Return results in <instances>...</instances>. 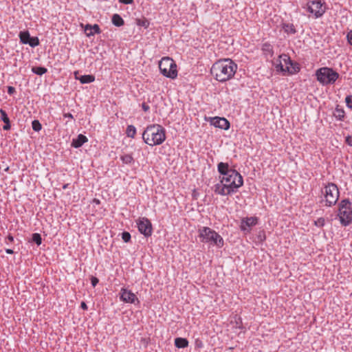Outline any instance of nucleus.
I'll return each mask as SVG.
<instances>
[{"instance_id": "obj_1", "label": "nucleus", "mask_w": 352, "mask_h": 352, "mask_svg": "<svg viewBox=\"0 0 352 352\" xmlns=\"http://www.w3.org/2000/svg\"><path fill=\"white\" fill-rule=\"evenodd\" d=\"M217 169L220 173L219 182L212 188L214 192L222 196L235 192L243 184V177L236 170L230 168L228 163L220 162Z\"/></svg>"}, {"instance_id": "obj_2", "label": "nucleus", "mask_w": 352, "mask_h": 352, "mask_svg": "<svg viewBox=\"0 0 352 352\" xmlns=\"http://www.w3.org/2000/svg\"><path fill=\"white\" fill-rule=\"evenodd\" d=\"M237 69V65L231 59L219 60L214 63L211 69V74L219 82H226L231 79Z\"/></svg>"}, {"instance_id": "obj_3", "label": "nucleus", "mask_w": 352, "mask_h": 352, "mask_svg": "<svg viewBox=\"0 0 352 352\" xmlns=\"http://www.w3.org/2000/svg\"><path fill=\"white\" fill-rule=\"evenodd\" d=\"M142 139L149 146L160 145L166 140V131L160 124H150L144 129L142 133Z\"/></svg>"}, {"instance_id": "obj_4", "label": "nucleus", "mask_w": 352, "mask_h": 352, "mask_svg": "<svg viewBox=\"0 0 352 352\" xmlns=\"http://www.w3.org/2000/svg\"><path fill=\"white\" fill-rule=\"evenodd\" d=\"M199 236L203 243H210L218 248H221L223 245V239L221 235L208 227L200 228Z\"/></svg>"}, {"instance_id": "obj_5", "label": "nucleus", "mask_w": 352, "mask_h": 352, "mask_svg": "<svg viewBox=\"0 0 352 352\" xmlns=\"http://www.w3.org/2000/svg\"><path fill=\"white\" fill-rule=\"evenodd\" d=\"M316 76L320 83L323 85H327L334 84L340 75L332 68L321 67L316 70Z\"/></svg>"}, {"instance_id": "obj_6", "label": "nucleus", "mask_w": 352, "mask_h": 352, "mask_svg": "<svg viewBox=\"0 0 352 352\" xmlns=\"http://www.w3.org/2000/svg\"><path fill=\"white\" fill-rule=\"evenodd\" d=\"M161 73L166 77L175 79L177 76V65L170 57H164L159 63Z\"/></svg>"}, {"instance_id": "obj_7", "label": "nucleus", "mask_w": 352, "mask_h": 352, "mask_svg": "<svg viewBox=\"0 0 352 352\" xmlns=\"http://www.w3.org/2000/svg\"><path fill=\"white\" fill-rule=\"evenodd\" d=\"M338 216L342 225L348 226L352 221L351 203L345 199L341 201L339 205Z\"/></svg>"}, {"instance_id": "obj_8", "label": "nucleus", "mask_w": 352, "mask_h": 352, "mask_svg": "<svg viewBox=\"0 0 352 352\" xmlns=\"http://www.w3.org/2000/svg\"><path fill=\"white\" fill-rule=\"evenodd\" d=\"M326 205L331 206L336 204L339 197L338 186L333 183H329L324 188Z\"/></svg>"}, {"instance_id": "obj_9", "label": "nucleus", "mask_w": 352, "mask_h": 352, "mask_svg": "<svg viewBox=\"0 0 352 352\" xmlns=\"http://www.w3.org/2000/svg\"><path fill=\"white\" fill-rule=\"evenodd\" d=\"M279 63L276 65V71L282 72H289L290 74H293L297 72L295 67H292L291 69L290 66H292L293 63H292L289 57L286 54H282L279 56ZM298 71L299 68L297 67Z\"/></svg>"}, {"instance_id": "obj_10", "label": "nucleus", "mask_w": 352, "mask_h": 352, "mask_svg": "<svg viewBox=\"0 0 352 352\" xmlns=\"http://www.w3.org/2000/svg\"><path fill=\"white\" fill-rule=\"evenodd\" d=\"M307 10L314 14L316 18H318L324 13L325 8L320 0H314L307 3Z\"/></svg>"}, {"instance_id": "obj_11", "label": "nucleus", "mask_w": 352, "mask_h": 352, "mask_svg": "<svg viewBox=\"0 0 352 352\" xmlns=\"http://www.w3.org/2000/svg\"><path fill=\"white\" fill-rule=\"evenodd\" d=\"M138 230L145 236H149L152 234L153 228L151 221L145 217L140 218L137 221Z\"/></svg>"}, {"instance_id": "obj_12", "label": "nucleus", "mask_w": 352, "mask_h": 352, "mask_svg": "<svg viewBox=\"0 0 352 352\" xmlns=\"http://www.w3.org/2000/svg\"><path fill=\"white\" fill-rule=\"evenodd\" d=\"M120 299L127 303H135V301L139 302L135 294L130 290L123 288L120 291Z\"/></svg>"}, {"instance_id": "obj_13", "label": "nucleus", "mask_w": 352, "mask_h": 352, "mask_svg": "<svg viewBox=\"0 0 352 352\" xmlns=\"http://www.w3.org/2000/svg\"><path fill=\"white\" fill-rule=\"evenodd\" d=\"M211 124L217 128L224 130H228L230 128V122L224 118H214L211 120Z\"/></svg>"}, {"instance_id": "obj_14", "label": "nucleus", "mask_w": 352, "mask_h": 352, "mask_svg": "<svg viewBox=\"0 0 352 352\" xmlns=\"http://www.w3.org/2000/svg\"><path fill=\"white\" fill-rule=\"evenodd\" d=\"M257 223L256 217H247L242 219L241 224V230L243 231H248V228Z\"/></svg>"}, {"instance_id": "obj_15", "label": "nucleus", "mask_w": 352, "mask_h": 352, "mask_svg": "<svg viewBox=\"0 0 352 352\" xmlns=\"http://www.w3.org/2000/svg\"><path fill=\"white\" fill-rule=\"evenodd\" d=\"M85 32L86 35L89 37L94 36L95 34H100L101 32L100 28L98 24H87L85 27Z\"/></svg>"}, {"instance_id": "obj_16", "label": "nucleus", "mask_w": 352, "mask_h": 352, "mask_svg": "<svg viewBox=\"0 0 352 352\" xmlns=\"http://www.w3.org/2000/svg\"><path fill=\"white\" fill-rule=\"evenodd\" d=\"M87 141L88 139L85 135L82 134H79L76 138L73 139L72 142V146L74 148H79Z\"/></svg>"}, {"instance_id": "obj_17", "label": "nucleus", "mask_w": 352, "mask_h": 352, "mask_svg": "<svg viewBox=\"0 0 352 352\" xmlns=\"http://www.w3.org/2000/svg\"><path fill=\"white\" fill-rule=\"evenodd\" d=\"M111 21L116 27H120L124 25V20L118 14H114L112 16Z\"/></svg>"}, {"instance_id": "obj_18", "label": "nucleus", "mask_w": 352, "mask_h": 352, "mask_svg": "<svg viewBox=\"0 0 352 352\" xmlns=\"http://www.w3.org/2000/svg\"><path fill=\"white\" fill-rule=\"evenodd\" d=\"M188 342L186 338H177L175 340V345L179 349L185 348L188 346Z\"/></svg>"}, {"instance_id": "obj_19", "label": "nucleus", "mask_w": 352, "mask_h": 352, "mask_svg": "<svg viewBox=\"0 0 352 352\" xmlns=\"http://www.w3.org/2000/svg\"><path fill=\"white\" fill-rule=\"evenodd\" d=\"M30 37L31 36L28 31H23L19 33L20 41L23 44H28Z\"/></svg>"}, {"instance_id": "obj_20", "label": "nucleus", "mask_w": 352, "mask_h": 352, "mask_svg": "<svg viewBox=\"0 0 352 352\" xmlns=\"http://www.w3.org/2000/svg\"><path fill=\"white\" fill-rule=\"evenodd\" d=\"M78 79L82 84H85L94 82L95 80V77L93 75H83Z\"/></svg>"}, {"instance_id": "obj_21", "label": "nucleus", "mask_w": 352, "mask_h": 352, "mask_svg": "<svg viewBox=\"0 0 352 352\" xmlns=\"http://www.w3.org/2000/svg\"><path fill=\"white\" fill-rule=\"evenodd\" d=\"M47 69L43 67H33L32 72L38 76H42L47 72Z\"/></svg>"}, {"instance_id": "obj_22", "label": "nucleus", "mask_w": 352, "mask_h": 352, "mask_svg": "<svg viewBox=\"0 0 352 352\" xmlns=\"http://www.w3.org/2000/svg\"><path fill=\"white\" fill-rule=\"evenodd\" d=\"M126 135L129 138H133L136 133V129L133 125H129L126 131Z\"/></svg>"}, {"instance_id": "obj_23", "label": "nucleus", "mask_w": 352, "mask_h": 352, "mask_svg": "<svg viewBox=\"0 0 352 352\" xmlns=\"http://www.w3.org/2000/svg\"><path fill=\"white\" fill-rule=\"evenodd\" d=\"M333 115L338 120H342L344 117L345 113L343 109L336 108Z\"/></svg>"}, {"instance_id": "obj_24", "label": "nucleus", "mask_w": 352, "mask_h": 352, "mask_svg": "<svg viewBox=\"0 0 352 352\" xmlns=\"http://www.w3.org/2000/svg\"><path fill=\"white\" fill-rule=\"evenodd\" d=\"M120 160L126 164H130L133 162L132 155L129 154L122 155Z\"/></svg>"}, {"instance_id": "obj_25", "label": "nucleus", "mask_w": 352, "mask_h": 352, "mask_svg": "<svg viewBox=\"0 0 352 352\" xmlns=\"http://www.w3.org/2000/svg\"><path fill=\"white\" fill-rule=\"evenodd\" d=\"M283 28L287 33H289V34H295L296 33V30H295L293 24H285L283 26Z\"/></svg>"}, {"instance_id": "obj_26", "label": "nucleus", "mask_w": 352, "mask_h": 352, "mask_svg": "<svg viewBox=\"0 0 352 352\" xmlns=\"http://www.w3.org/2000/svg\"><path fill=\"white\" fill-rule=\"evenodd\" d=\"M32 239L37 245H40L42 243L41 236L38 233H34Z\"/></svg>"}, {"instance_id": "obj_27", "label": "nucleus", "mask_w": 352, "mask_h": 352, "mask_svg": "<svg viewBox=\"0 0 352 352\" xmlns=\"http://www.w3.org/2000/svg\"><path fill=\"white\" fill-rule=\"evenodd\" d=\"M32 126L33 130L35 131H39L42 128L41 124L37 120H34L32 121Z\"/></svg>"}, {"instance_id": "obj_28", "label": "nucleus", "mask_w": 352, "mask_h": 352, "mask_svg": "<svg viewBox=\"0 0 352 352\" xmlns=\"http://www.w3.org/2000/svg\"><path fill=\"white\" fill-rule=\"evenodd\" d=\"M28 45L32 47H34L39 45V40L37 37H30V39L28 42Z\"/></svg>"}, {"instance_id": "obj_29", "label": "nucleus", "mask_w": 352, "mask_h": 352, "mask_svg": "<svg viewBox=\"0 0 352 352\" xmlns=\"http://www.w3.org/2000/svg\"><path fill=\"white\" fill-rule=\"evenodd\" d=\"M262 50H263V52H265L267 54H270L271 55H272V54H273L272 47L268 43L263 44V47H262Z\"/></svg>"}, {"instance_id": "obj_30", "label": "nucleus", "mask_w": 352, "mask_h": 352, "mask_svg": "<svg viewBox=\"0 0 352 352\" xmlns=\"http://www.w3.org/2000/svg\"><path fill=\"white\" fill-rule=\"evenodd\" d=\"M0 113H1V120L3 122H6L8 121H10V119L8 117V115H7L6 112L3 109H0Z\"/></svg>"}, {"instance_id": "obj_31", "label": "nucleus", "mask_w": 352, "mask_h": 352, "mask_svg": "<svg viewBox=\"0 0 352 352\" xmlns=\"http://www.w3.org/2000/svg\"><path fill=\"white\" fill-rule=\"evenodd\" d=\"M122 239L125 243H128L131 240V234L128 232H123L122 233Z\"/></svg>"}, {"instance_id": "obj_32", "label": "nucleus", "mask_w": 352, "mask_h": 352, "mask_svg": "<svg viewBox=\"0 0 352 352\" xmlns=\"http://www.w3.org/2000/svg\"><path fill=\"white\" fill-rule=\"evenodd\" d=\"M324 223H325V220L322 217L318 218L317 220H316L314 221L315 226L320 227V228L324 226Z\"/></svg>"}, {"instance_id": "obj_33", "label": "nucleus", "mask_w": 352, "mask_h": 352, "mask_svg": "<svg viewBox=\"0 0 352 352\" xmlns=\"http://www.w3.org/2000/svg\"><path fill=\"white\" fill-rule=\"evenodd\" d=\"M345 102L349 109H352V95H349L346 97Z\"/></svg>"}, {"instance_id": "obj_34", "label": "nucleus", "mask_w": 352, "mask_h": 352, "mask_svg": "<svg viewBox=\"0 0 352 352\" xmlns=\"http://www.w3.org/2000/svg\"><path fill=\"white\" fill-rule=\"evenodd\" d=\"M137 24L140 26H143L144 28H148L149 23L147 20H138Z\"/></svg>"}, {"instance_id": "obj_35", "label": "nucleus", "mask_w": 352, "mask_h": 352, "mask_svg": "<svg viewBox=\"0 0 352 352\" xmlns=\"http://www.w3.org/2000/svg\"><path fill=\"white\" fill-rule=\"evenodd\" d=\"M98 279L96 277L92 276L91 278V283L93 287H96L98 283Z\"/></svg>"}, {"instance_id": "obj_36", "label": "nucleus", "mask_w": 352, "mask_h": 352, "mask_svg": "<svg viewBox=\"0 0 352 352\" xmlns=\"http://www.w3.org/2000/svg\"><path fill=\"white\" fill-rule=\"evenodd\" d=\"M346 38L349 43L352 45V30L347 34Z\"/></svg>"}, {"instance_id": "obj_37", "label": "nucleus", "mask_w": 352, "mask_h": 352, "mask_svg": "<svg viewBox=\"0 0 352 352\" xmlns=\"http://www.w3.org/2000/svg\"><path fill=\"white\" fill-rule=\"evenodd\" d=\"M4 123H5V124L3 126V130H6V131L10 130V128H11L10 122L8 121V122H4Z\"/></svg>"}, {"instance_id": "obj_38", "label": "nucleus", "mask_w": 352, "mask_h": 352, "mask_svg": "<svg viewBox=\"0 0 352 352\" xmlns=\"http://www.w3.org/2000/svg\"><path fill=\"white\" fill-rule=\"evenodd\" d=\"M15 91H16V90H15V88L14 87H12V86L8 87V93L10 95H12L13 94L15 93Z\"/></svg>"}, {"instance_id": "obj_39", "label": "nucleus", "mask_w": 352, "mask_h": 352, "mask_svg": "<svg viewBox=\"0 0 352 352\" xmlns=\"http://www.w3.org/2000/svg\"><path fill=\"white\" fill-rule=\"evenodd\" d=\"M346 142L351 146H352V136L349 135L346 138Z\"/></svg>"}, {"instance_id": "obj_40", "label": "nucleus", "mask_w": 352, "mask_h": 352, "mask_svg": "<svg viewBox=\"0 0 352 352\" xmlns=\"http://www.w3.org/2000/svg\"><path fill=\"white\" fill-rule=\"evenodd\" d=\"M120 2L124 4H131L133 3V0H119Z\"/></svg>"}, {"instance_id": "obj_41", "label": "nucleus", "mask_w": 352, "mask_h": 352, "mask_svg": "<svg viewBox=\"0 0 352 352\" xmlns=\"http://www.w3.org/2000/svg\"><path fill=\"white\" fill-rule=\"evenodd\" d=\"M142 109H143V110H144V111H148V109H149V106H148V105H147V104H145V103H143V104H142Z\"/></svg>"}, {"instance_id": "obj_42", "label": "nucleus", "mask_w": 352, "mask_h": 352, "mask_svg": "<svg viewBox=\"0 0 352 352\" xmlns=\"http://www.w3.org/2000/svg\"><path fill=\"white\" fill-rule=\"evenodd\" d=\"M80 307L84 309V310H86L87 309V304L85 302H82L81 304H80Z\"/></svg>"}, {"instance_id": "obj_43", "label": "nucleus", "mask_w": 352, "mask_h": 352, "mask_svg": "<svg viewBox=\"0 0 352 352\" xmlns=\"http://www.w3.org/2000/svg\"><path fill=\"white\" fill-rule=\"evenodd\" d=\"M63 117H64V118H71V119H72V118H73V116H72V113H64V114H63Z\"/></svg>"}, {"instance_id": "obj_44", "label": "nucleus", "mask_w": 352, "mask_h": 352, "mask_svg": "<svg viewBox=\"0 0 352 352\" xmlns=\"http://www.w3.org/2000/svg\"><path fill=\"white\" fill-rule=\"evenodd\" d=\"M6 252L8 253V254H12L13 253V250H11V249H7L6 250Z\"/></svg>"}, {"instance_id": "obj_45", "label": "nucleus", "mask_w": 352, "mask_h": 352, "mask_svg": "<svg viewBox=\"0 0 352 352\" xmlns=\"http://www.w3.org/2000/svg\"><path fill=\"white\" fill-rule=\"evenodd\" d=\"M8 239H9L10 241H13V239H13V236H10H10H8Z\"/></svg>"}, {"instance_id": "obj_46", "label": "nucleus", "mask_w": 352, "mask_h": 352, "mask_svg": "<svg viewBox=\"0 0 352 352\" xmlns=\"http://www.w3.org/2000/svg\"><path fill=\"white\" fill-rule=\"evenodd\" d=\"M197 346H199V347H201V346H202L201 342H200L199 343H198V342H197Z\"/></svg>"}]
</instances>
